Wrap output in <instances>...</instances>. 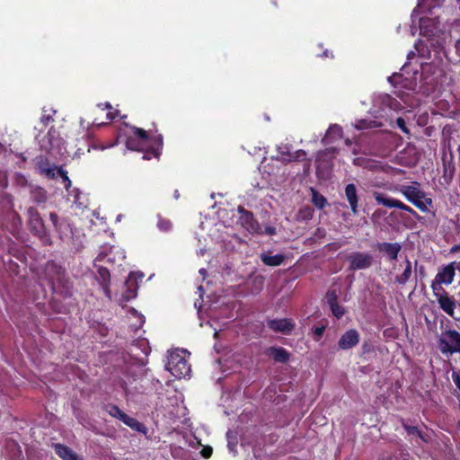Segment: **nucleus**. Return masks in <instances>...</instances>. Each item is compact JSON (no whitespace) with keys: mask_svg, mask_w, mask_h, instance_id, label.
Wrapping results in <instances>:
<instances>
[{"mask_svg":"<svg viewBox=\"0 0 460 460\" xmlns=\"http://www.w3.org/2000/svg\"><path fill=\"white\" fill-rule=\"evenodd\" d=\"M371 123H372V121H367V120H365V119H360V120L357 121L356 128L358 129L368 128H371Z\"/></svg>","mask_w":460,"mask_h":460,"instance_id":"e433bc0d","label":"nucleus"},{"mask_svg":"<svg viewBox=\"0 0 460 460\" xmlns=\"http://www.w3.org/2000/svg\"><path fill=\"white\" fill-rule=\"evenodd\" d=\"M286 259L284 254L272 255L270 252H263L261 254V260L263 264L270 267H277L281 265Z\"/></svg>","mask_w":460,"mask_h":460,"instance_id":"412c9836","label":"nucleus"},{"mask_svg":"<svg viewBox=\"0 0 460 460\" xmlns=\"http://www.w3.org/2000/svg\"><path fill=\"white\" fill-rule=\"evenodd\" d=\"M206 270L204 269L200 270L199 272L200 273H204Z\"/></svg>","mask_w":460,"mask_h":460,"instance_id":"13d9d810","label":"nucleus"},{"mask_svg":"<svg viewBox=\"0 0 460 460\" xmlns=\"http://www.w3.org/2000/svg\"><path fill=\"white\" fill-rule=\"evenodd\" d=\"M437 301L439 307L449 316L454 317L456 301L453 296L446 290L437 295Z\"/></svg>","mask_w":460,"mask_h":460,"instance_id":"ddd939ff","label":"nucleus"},{"mask_svg":"<svg viewBox=\"0 0 460 460\" xmlns=\"http://www.w3.org/2000/svg\"><path fill=\"white\" fill-rule=\"evenodd\" d=\"M344 198L349 202L351 212L354 215H358L359 196L358 193V188L354 183H349L345 186Z\"/></svg>","mask_w":460,"mask_h":460,"instance_id":"4468645a","label":"nucleus"},{"mask_svg":"<svg viewBox=\"0 0 460 460\" xmlns=\"http://www.w3.org/2000/svg\"><path fill=\"white\" fill-rule=\"evenodd\" d=\"M173 197L177 199H179L180 197V193H179V190H175L174 192H173Z\"/></svg>","mask_w":460,"mask_h":460,"instance_id":"8fccbe9b","label":"nucleus"},{"mask_svg":"<svg viewBox=\"0 0 460 460\" xmlns=\"http://www.w3.org/2000/svg\"><path fill=\"white\" fill-rule=\"evenodd\" d=\"M97 279L100 281L105 294L109 296L110 294V281H111V274L107 268L100 267L97 270Z\"/></svg>","mask_w":460,"mask_h":460,"instance_id":"5701e85b","label":"nucleus"},{"mask_svg":"<svg viewBox=\"0 0 460 460\" xmlns=\"http://www.w3.org/2000/svg\"><path fill=\"white\" fill-rule=\"evenodd\" d=\"M412 275L411 262L408 258L405 259V269L401 275L395 277V282L399 285H405Z\"/></svg>","mask_w":460,"mask_h":460,"instance_id":"a878e982","label":"nucleus"},{"mask_svg":"<svg viewBox=\"0 0 460 460\" xmlns=\"http://www.w3.org/2000/svg\"><path fill=\"white\" fill-rule=\"evenodd\" d=\"M419 274L420 278H424L426 276V270L424 266H420L419 269Z\"/></svg>","mask_w":460,"mask_h":460,"instance_id":"c03bdc74","label":"nucleus"},{"mask_svg":"<svg viewBox=\"0 0 460 460\" xmlns=\"http://www.w3.org/2000/svg\"><path fill=\"white\" fill-rule=\"evenodd\" d=\"M267 354L278 363L285 364L290 358V353L282 347L272 346L270 347L267 350Z\"/></svg>","mask_w":460,"mask_h":460,"instance_id":"6ab92c4d","label":"nucleus"},{"mask_svg":"<svg viewBox=\"0 0 460 460\" xmlns=\"http://www.w3.org/2000/svg\"><path fill=\"white\" fill-rule=\"evenodd\" d=\"M326 235V231L324 228L319 227L314 232V236L318 238H323Z\"/></svg>","mask_w":460,"mask_h":460,"instance_id":"ea45409f","label":"nucleus"},{"mask_svg":"<svg viewBox=\"0 0 460 460\" xmlns=\"http://www.w3.org/2000/svg\"><path fill=\"white\" fill-rule=\"evenodd\" d=\"M422 23H423V20L421 19L420 20V29H422Z\"/></svg>","mask_w":460,"mask_h":460,"instance_id":"5fc2aeb1","label":"nucleus"},{"mask_svg":"<svg viewBox=\"0 0 460 460\" xmlns=\"http://www.w3.org/2000/svg\"><path fill=\"white\" fill-rule=\"evenodd\" d=\"M382 104L394 111L401 109V103L389 94H385L382 96Z\"/></svg>","mask_w":460,"mask_h":460,"instance_id":"c85d7f7f","label":"nucleus"},{"mask_svg":"<svg viewBox=\"0 0 460 460\" xmlns=\"http://www.w3.org/2000/svg\"><path fill=\"white\" fill-rule=\"evenodd\" d=\"M265 232H266V234H268L270 235H273L276 234V229H275V227L268 226V227H266Z\"/></svg>","mask_w":460,"mask_h":460,"instance_id":"79ce46f5","label":"nucleus"},{"mask_svg":"<svg viewBox=\"0 0 460 460\" xmlns=\"http://www.w3.org/2000/svg\"><path fill=\"white\" fill-rule=\"evenodd\" d=\"M38 165L40 172L45 174L49 179L56 178L57 166L51 165L47 158H41Z\"/></svg>","mask_w":460,"mask_h":460,"instance_id":"b1692460","label":"nucleus"},{"mask_svg":"<svg viewBox=\"0 0 460 460\" xmlns=\"http://www.w3.org/2000/svg\"><path fill=\"white\" fill-rule=\"evenodd\" d=\"M117 114H118L117 111H110L107 112L106 117L109 120L111 121L116 118Z\"/></svg>","mask_w":460,"mask_h":460,"instance_id":"a19ab883","label":"nucleus"},{"mask_svg":"<svg viewBox=\"0 0 460 460\" xmlns=\"http://www.w3.org/2000/svg\"><path fill=\"white\" fill-rule=\"evenodd\" d=\"M442 283L435 277L434 280L432 281L430 288L434 292V296L437 297L438 294H441L443 290H445L442 288Z\"/></svg>","mask_w":460,"mask_h":460,"instance_id":"72a5a7b5","label":"nucleus"},{"mask_svg":"<svg viewBox=\"0 0 460 460\" xmlns=\"http://www.w3.org/2000/svg\"><path fill=\"white\" fill-rule=\"evenodd\" d=\"M131 135L127 136L126 146L132 151L143 152V160L159 159L164 147V137L162 134L150 136L148 132L141 128L130 126Z\"/></svg>","mask_w":460,"mask_h":460,"instance_id":"f257e3e1","label":"nucleus"},{"mask_svg":"<svg viewBox=\"0 0 460 460\" xmlns=\"http://www.w3.org/2000/svg\"><path fill=\"white\" fill-rule=\"evenodd\" d=\"M396 125L403 133H405V134L410 133V130L406 126L405 120L402 117H399L396 119Z\"/></svg>","mask_w":460,"mask_h":460,"instance_id":"f704fd0d","label":"nucleus"},{"mask_svg":"<svg viewBox=\"0 0 460 460\" xmlns=\"http://www.w3.org/2000/svg\"><path fill=\"white\" fill-rule=\"evenodd\" d=\"M368 344L367 342H365L362 346V350H363V353H367L369 351V348H368Z\"/></svg>","mask_w":460,"mask_h":460,"instance_id":"de8ad7c7","label":"nucleus"},{"mask_svg":"<svg viewBox=\"0 0 460 460\" xmlns=\"http://www.w3.org/2000/svg\"><path fill=\"white\" fill-rule=\"evenodd\" d=\"M50 119H51V117H50L49 115H48V116H43V117L41 118V120H42L46 125L48 124V122H49Z\"/></svg>","mask_w":460,"mask_h":460,"instance_id":"49530a36","label":"nucleus"},{"mask_svg":"<svg viewBox=\"0 0 460 460\" xmlns=\"http://www.w3.org/2000/svg\"><path fill=\"white\" fill-rule=\"evenodd\" d=\"M412 55H414V52L411 51V54H409L408 57H412Z\"/></svg>","mask_w":460,"mask_h":460,"instance_id":"6e6d98bb","label":"nucleus"},{"mask_svg":"<svg viewBox=\"0 0 460 460\" xmlns=\"http://www.w3.org/2000/svg\"><path fill=\"white\" fill-rule=\"evenodd\" d=\"M238 213L240 214L238 223L250 233H258L260 230V225L254 218L253 214L251 211L246 210L243 207H238Z\"/></svg>","mask_w":460,"mask_h":460,"instance_id":"9d476101","label":"nucleus"},{"mask_svg":"<svg viewBox=\"0 0 460 460\" xmlns=\"http://www.w3.org/2000/svg\"><path fill=\"white\" fill-rule=\"evenodd\" d=\"M373 197H374L375 200L376 201V203L379 205H383L389 208H396L401 210L406 211V212L413 215L416 217H419L417 212L412 208L404 204L401 200L387 197L385 193L376 191V192H374Z\"/></svg>","mask_w":460,"mask_h":460,"instance_id":"0eeeda50","label":"nucleus"},{"mask_svg":"<svg viewBox=\"0 0 460 460\" xmlns=\"http://www.w3.org/2000/svg\"><path fill=\"white\" fill-rule=\"evenodd\" d=\"M350 270H366L372 266L373 257L368 252H354L347 256Z\"/></svg>","mask_w":460,"mask_h":460,"instance_id":"423d86ee","label":"nucleus"},{"mask_svg":"<svg viewBox=\"0 0 460 460\" xmlns=\"http://www.w3.org/2000/svg\"><path fill=\"white\" fill-rule=\"evenodd\" d=\"M324 331H325V327L324 326L316 327L314 330V334L316 337V339L322 338L323 333H324Z\"/></svg>","mask_w":460,"mask_h":460,"instance_id":"4c0bfd02","label":"nucleus"},{"mask_svg":"<svg viewBox=\"0 0 460 460\" xmlns=\"http://www.w3.org/2000/svg\"><path fill=\"white\" fill-rule=\"evenodd\" d=\"M438 347L443 354L460 353V333L456 330L443 332L438 341Z\"/></svg>","mask_w":460,"mask_h":460,"instance_id":"39448f33","label":"nucleus"},{"mask_svg":"<svg viewBox=\"0 0 460 460\" xmlns=\"http://www.w3.org/2000/svg\"><path fill=\"white\" fill-rule=\"evenodd\" d=\"M267 326L275 332L289 335L295 329L296 323L291 318L269 319L267 320Z\"/></svg>","mask_w":460,"mask_h":460,"instance_id":"1a4fd4ad","label":"nucleus"},{"mask_svg":"<svg viewBox=\"0 0 460 460\" xmlns=\"http://www.w3.org/2000/svg\"><path fill=\"white\" fill-rule=\"evenodd\" d=\"M258 279H259V280H260V285H261V286H262V284H263V279H262V278H261V277H259Z\"/></svg>","mask_w":460,"mask_h":460,"instance_id":"864d4df0","label":"nucleus"},{"mask_svg":"<svg viewBox=\"0 0 460 460\" xmlns=\"http://www.w3.org/2000/svg\"><path fill=\"white\" fill-rule=\"evenodd\" d=\"M212 452H213V450H212V447H204V448H202V450H201V455H202V456H203V457H205V458H208V457H210V456H211Z\"/></svg>","mask_w":460,"mask_h":460,"instance_id":"58836bf2","label":"nucleus"},{"mask_svg":"<svg viewBox=\"0 0 460 460\" xmlns=\"http://www.w3.org/2000/svg\"><path fill=\"white\" fill-rule=\"evenodd\" d=\"M27 214L28 225L31 233L37 236L44 245H51L52 240L49 232L47 230L43 219L37 208L33 207L28 208Z\"/></svg>","mask_w":460,"mask_h":460,"instance_id":"f03ea898","label":"nucleus"},{"mask_svg":"<svg viewBox=\"0 0 460 460\" xmlns=\"http://www.w3.org/2000/svg\"><path fill=\"white\" fill-rule=\"evenodd\" d=\"M403 428L407 431V433L410 435H418L420 437L421 436L420 431L419 430V429L416 426H410L407 424H403Z\"/></svg>","mask_w":460,"mask_h":460,"instance_id":"c9c22d12","label":"nucleus"},{"mask_svg":"<svg viewBox=\"0 0 460 460\" xmlns=\"http://www.w3.org/2000/svg\"><path fill=\"white\" fill-rule=\"evenodd\" d=\"M279 154L282 155V157H287V152L286 151H279Z\"/></svg>","mask_w":460,"mask_h":460,"instance_id":"3c124183","label":"nucleus"},{"mask_svg":"<svg viewBox=\"0 0 460 460\" xmlns=\"http://www.w3.org/2000/svg\"><path fill=\"white\" fill-rule=\"evenodd\" d=\"M184 350H173L170 352L165 365L166 369L176 378L189 376L190 374V365L182 356Z\"/></svg>","mask_w":460,"mask_h":460,"instance_id":"7ed1b4c3","label":"nucleus"},{"mask_svg":"<svg viewBox=\"0 0 460 460\" xmlns=\"http://www.w3.org/2000/svg\"><path fill=\"white\" fill-rule=\"evenodd\" d=\"M397 190L420 211L427 212L429 210L422 201V199L425 198V192L420 188L419 182L414 181L412 185H402Z\"/></svg>","mask_w":460,"mask_h":460,"instance_id":"20e7f679","label":"nucleus"},{"mask_svg":"<svg viewBox=\"0 0 460 460\" xmlns=\"http://www.w3.org/2000/svg\"><path fill=\"white\" fill-rule=\"evenodd\" d=\"M343 136L342 128L337 124L331 125L326 132L325 137L323 138V142L330 144L336 139L341 138Z\"/></svg>","mask_w":460,"mask_h":460,"instance_id":"4be33fe9","label":"nucleus"},{"mask_svg":"<svg viewBox=\"0 0 460 460\" xmlns=\"http://www.w3.org/2000/svg\"><path fill=\"white\" fill-rule=\"evenodd\" d=\"M320 56H321V57H323V58H329L330 56H331L332 58H333L332 53L329 54V51H328L327 49H326V50H324V51L323 52V54H322V55H320Z\"/></svg>","mask_w":460,"mask_h":460,"instance_id":"a18cd8bd","label":"nucleus"},{"mask_svg":"<svg viewBox=\"0 0 460 460\" xmlns=\"http://www.w3.org/2000/svg\"><path fill=\"white\" fill-rule=\"evenodd\" d=\"M54 448L56 454L63 460H79L77 454L66 445L55 444Z\"/></svg>","mask_w":460,"mask_h":460,"instance_id":"aec40b11","label":"nucleus"},{"mask_svg":"<svg viewBox=\"0 0 460 460\" xmlns=\"http://www.w3.org/2000/svg\"><path fill=\"white\" fill-rule=\"evenodd\" d=\"M57 175L60 176V178L62 179V181L64 183V187L66 188V190H68L72 185V182L67 175V172L63 170L62 167H57L56 176Z\"/></svg>","mask_w":460,"mask_h":460,"instance_id":"2f4dec72","label":"nucleus"},{"mask_svg":"<svg viewBox=\"0 0 460 460\" xmlns=\"http://www.w3.org/2000/svg\"><path fill=\"white\" fill-rule=\"evenodd\" d=\"M325 298L333 316L337 319L342 318L345 309L338 303V296L335 290H328Z\"/></svg>","mask_w":460,"mask_h":460,"instance_id":"dca6fc26","label":"nucleus"},{"mask_svg":"<svg viewBox=\"0 0 460 460\" xmlns=\"http://www.w3.org/2000/svg\"><path fill=\"white\" fill-rule=\"evenodd\" d=\"M456 265V269H457L458 271L460 272V261L457 262Z\"/></svg>","mask_w":460,"mask_h":460,"instance_id":"603ef678","label":"nucleus"},{"mask_svg":"<svg viewBox=\"0 0 460 460\" xmlns=\"http://www.w3.org/2000/svg\"><path fill=\"white\" fill-rule=\"evenodd\" d=\"M425 200L423 201L425 203V205H431L432 204V199L430 198H424Z\"/></svg>","mask_w":460,"mask_h":460,"instance_id":"09e8293b","label":"nucleus"},{"mask_svg":"<svg viewBox=\"0 0 460 460\" xmlns=\"http://www.w3.org/2000/svg\"><path fill=\"white\" fill-rule=\"evenodd\" d=\"M376 249L379 252L386 254L390 261H395L402 250V245L399 243L383 242L377 243Z\"/></svg>","mask_w":460,"mask_h":460,"instance_id":"f3484780","label":"nucleus"},{"mask_svg":"<svg viewBox=\"0 0 460 460\" xmlns=\"http://www.w3.org/2000/svg\"><path fill=\"white\" fill-rule=\"evenodd\" d=\"M456 262H451L446 266H444L442 269L438 270V272L436 275V278L445 285H450L454 281V278L456 275Z\"/></svg>","mask_w":460,"mask_h":460,"instance_id":"a211bd4d","label":"nucleus"},{"mask_svg":"<svg viewBox=\"0 0 460 460\" xmlns=\"http://www.w3.org/2000/svg\"><path fill=\"white\" fill-rule=\"evenodd\" d=\"M49 219L58 233L60 240L64 241L71 237L72 228L66 218H60L55 212L49 213Z\"/></svg>","mask_w":460,"mask_h":460,"instance_id":"6e6552de","label":"nucleus"},{"mask_svg":"<svg viewBox=\"0 0 460 460\" xmlns=\"http://www.w3.org/2000/svg\"><path fill=\"white\" fill-rule=\"evenodd\" d=\"M138 278L141 279L142 275L137 277L136 272H130L125 281V290L123 291L122 297L125 301L134 299L137 295L138 290Z\"/></svg>","mask_w":460,"mask_h":460,"instance_id":"9b49d317","label":"nucleus"},{"mask_svg":"<svg viewBox=\"0 0 460 460\" xmlns=\"http://www.w3.org/2000/svg\"><path fill=\"white\" fill-rule=\"evenodd\" d=\"M160 230L167 232L172 228V223L169 219L160 217L157 222Z\"/></svg>","mask_w":460,"mask_h":460,"instance_id":"473e14b6","label":"nucleus"},{"mask_svg":"<svg viewBox=\"0 0 460 460\" xmlns=\"http://www.w3.org/2000/svg\"><path fill=\"white\" fill-rule=\"evenodd\" d=\"M460 252V243L455 244V245H453L450 248V252L451 253H456V252Z\"/></svg>","mask_w":460,"mask_h":460,"instance_id":"37998d69","label":"nucleus"},{"mask_svg":"<svg viewBox=\"0 0 460 460\" xmlns=\"http://www.w3.org/2000/svg\"><path fill=\"white\" fill-rule=\"evenodd\" d=\"M442 167H443V179L446 183L449 184L456 172V164L454 161V155L452 152L447 154H443L442 155Z\"/></svg>","mask_w":460,"mask_h":460,"instance_id":"2eb2a0df","label":"nucleus"},{"mask_svg":"<svg viewBox=\"0 0 460 460\" xmlns=\"http://www.w3.org/2000/svg\"><path fill=\"white\" fill-rule=\"evenodd\" d=\"M107 107H109L110 109H111V104L107 103Z\"/></svg>","mask_w":460,"mask_h":460,"instance_id":"bf43d9fd","label":"nucleus"},{"mask_svg":"<svg viewBox=\"0 0 460 460\" xmlns=\"http://www.w3.org/2000/svg\"><path fill=\"white\" fill-rule=\"evenodd\" d=\"M412 55H414V52L411 51V54H409L408 57H412Z\"/></svg>","mask_w":460,"mask_h":460,"instance_id":"4d7b16f0","label":"nucleus"},{"mask_svg":"<svg viewBox=\"0 0 460 460\" xmlns=\"http://www.w3.org/2000/svg\"><path fill=\"white\" fill-rule=\"evenodd\" d=\"M123 423L135 431L142 433L144 435L147 434V428L144 425V423L138 421L137 419L129 417L127 415L125 420H123Z\"/></svg>","mask_w":460,"mask_h":460,"instance_id":"393cba45","label":"nucleus"},{"mask_svg":"<svg viewBox=\"0 0 460 460\" xmlns=\"http://www.w3.org/2000/svg\"><path fill=\"white\" fill-rule=\"evenodd\" d=\"M314 209L309 207V206H306V207H304V208H301L297 213V217L298 219L300 220H303V221H308V220H311L314 217Z\"/></svg>","mask_w":460,"mask_h":460,"instance_id":"7c9ffc66","label":"nucleus"},{"mask_svg":"<svg viewBox=\"0 0 460 460\" xmlns=\"http://www.w3.org/2000/svg\"><path fill=\"white\" fill-rule=\"evenodd\" d=\"M312 202L316 208L322 209L327 204V199L318 191L313 190Z\"/></svg>","mask_w":460,"mask_h":460,"instance_id":"c756f323","label":"nucleus"},{"mask_svg":"<svg viewBox=\"0 0 460 460\" xmlns=\"http://www.w3.org/2000/svg\"><path fill=\"white\" fill-rule=\"evenodd\" d=\"M306 153L303 149L296 150L293 153L287 151V157L279 159L284 164H288L295 161H303L305 158Z\"/></svg>","mask_w":460,"mask_h":460,"instance_id":"cd10ccee","label":"nucleus"},{"mask_svg":"<svg viewBox=\"0 0 460 460\" xmlns=\"http://www.w3.org/2000/svg\"><path fill=\"white\" fill-rule=\"evenodd\" d=\"M360 341V334L356 329L346 331L338 341L340 349L347 350L356 347Z\"/></svg>","mask_w":460,"mask_h":460,"instance_id":"f8f14e48","label":"nucleus"},{"mask_svg":"<svg viewBox=\"0 0 460 460\" xmlns=\"http://www.w3.org/2000/svg\"><path fill=\"white\" fill-rule=\"evenodd\" d=\"M103 410L111 417L119 420L123 422V420L127 417L123 411L119 409V407L113 403H107L103 406Z\"/></svg>","mask_w":460,"mask_h":460,"instance_id":"bb28decb","label":"nucleus"}]
</instances>
